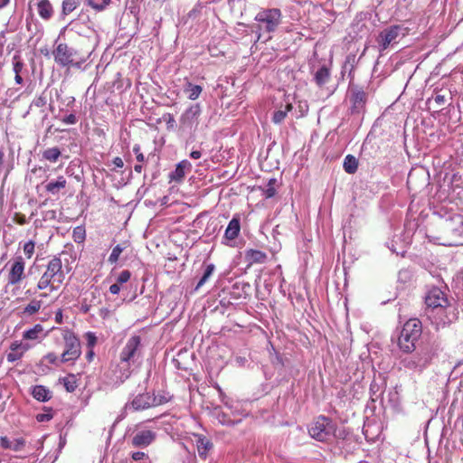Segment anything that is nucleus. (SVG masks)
<instances>
[{"label":"nucleus","instance_id":"obj_2","mask_svg":"<svg viewBox=\"0 0 463 463\" xmlns=\"http://www.w3.org/2000/svg\"><path fill=\"white\" fill-rule=\"evenodd\" d=\"M65 279L62 262L59 256H53L47 263L45 271L41 276L37 289L49 288L50 292L58 290Z\"/></svg>","mask_w":463,"mask_h":463},{"label":"nucleus","instance_id":"obj_4","mask_svg":"<svg viewBox=\"0 0 463 463\" xmlns=\"http://www.w3.org/2000/svg\"><path fill=\"white\" fill-rule=\"evenodd\" d=\"M254 20L257 24L254 25L253 32L259 41L262 33L270 34L277 31L282 22V13L279 8H262L255 15Z\"/></svg>","mask_w":463,"mask_h":463},{"label":"nucleus","instance_id":"obj_35","mask_svg":"<svg viewBox=\"0 0 463 463\" xmlns=\"http://www.w3.org/2000/svg\"><path fill=\"white\" fill-rule=\"evenodd\" d=\"M153 406H159L167 403L172 400V395L165 391L159 392L157 394H151Z\"/></svg>","mask_w":463,"mask_h":463},{"label":"nucleus","instance_id":"obj_18","mask_svg":"<svg viewBox=\"0 0 463 463\" xmlns=\"http://www.w3.org/2000/svg\"><path fill=\"white\" fill-rule=\"evenodd\" d=\"M26 445V441L24 438H17L10 439L7 436L0 437V447L4 449H11L18 452L22 451Z\"/></svg>","mask_w":463,"mask_h":463},{"label":"nucleus","instance_id":"obj_40","mask_svg":"<svg viewBox=\"0 0 463 463\" xmlns=\"http://www.w3.org/2000/svg\"><path fill=\"white\" fill-rule=\"evenodd\" d=\"M61 150L59 147L54 146L48 148L43 152V157L52 163H55L61 156Z\"/></svg>","mask_w":463,"mask_h":463},{"label":"nucleus","instance_id":"obj_62","mask_svg":"<svg viewBox=\"0 0 463 463\" xmlns=\"http://www.w3.org/2000/svg\"><path fill=\"white\" fill-rule=\"evenodd\" d=\"M109 313V310L108 308H102V309H100L99 315H100V317L105 318Z\"/></svg>","mask_w":463,"mask_h":463},{"label":"nucleus","instance_id":"obj_22","mask_svg":"<svg viewBox=\"0 0 463 463\" xmlns=\"http://www.w3.org/2000/svg\"><path fill=\"white\" fill-rule=\"evenodd\" d=\"M99 292L97 290L87 292L85 297L82 298L80 303V310L83 314H88L91 308V307L96 306L99 301L97 300Z\"/></svg>","mask_w":463,"mask_h":463},{"label":"nucleus","instance_id":"obj_17","mask_svg":"<svg viewBox=\"0 0 463 463\" xmlns=\"http://www.w3.org/2000/svg\"><path fill=\"white\" fill-rule=\"evenodd\" d=\"M153 406L152 396L150 393H139L137 394L131 402H128L125 405V409L131 408L134 411H141Z\"/></svg>","mask_w":463,"mask_h":463},{"label":"nucleus","instance_id":"obj_24","mask_svg":"<svg viewBox=\"0 0 463 463\" xmlns=\"http://www.w3.org/2000/svg\"><path fill=\"white\" fill-rule=\"evenodd\" d=\"M67 181L63 175L58 176L56 180L50 181L44 185L45 191L52 195H56L61 189L66 187Z\"/></svg>","mask_w":463,"mask_h":463},{"label":"nucleus","instance_id":"obj_34","mask_svg":"<svg viewBox=\"0 0 463 463\" xmlns=\"http://www.w3.org/2000/svg\"><path fill=\"white\" fill-rule=\"evenodd\" d=\"M343 167L347 174H354L358 168V161L353 155L345 157Z\"/></svg>","mask_w":463,"mask_h":463},{"label":"nucleus","instance_id":"obj_13","mask_svg":"<svg viewBox=\"0 0 463 463\" xmlns=\"http://www.w3.org/2000/svg\"><path fill=\"white\" fill-rule=\"evenodd\" d=\"M202 113V109L199 103L193 104L187 108L180 117L181 128L192 130L198 125V118Z\"/></svg>","mask_w":463,"mask_h":463},{"label":"nucleus","instance_id":"obj_26","mask_svg":"<svg viewBox=\"0 0 463 463\" xmlns=\"http://www.w3.org/2000/svg\"><path fill=\"white\" fill-rule=\"evenodd\" d=\"M31 394L39 402H48L52 398V392L43 385H35L33 387Z\"/></svg>","mask_w":463,"mask_h":463},{"label":"nucleus","instance_id":"obj_55","mask_svg":"<svg viewBox=\"0 0 463 463\" xmlns=\"http://www.w3.org/2000/svg\"><path fill=\"white\" fill-rule=\"evenodd\" d=\"M434 102L438 105V107H441L445 104L446 99L444 95L437 94L434 98Z\"/></svg>","mask_w":463,"mask_h":463},{"label":"nucleus","instance_id":"obj_6","mask_svg":"<svg viewBox=\"0 0 463 463\" xmlns=\"http://www.w3.org/2000/svg\"><path fill=\"white\" fill-rule=\"evenodd\" d=\"M59 331L64 341V350L61 355V362L74 364L81 354L80 341L75 333L67 327L59 328Z\"/></svg>","mask_w":463,"mask_h":463},{"label":"nucleus","instance_id":"obj_59","mask_svg":"<svg viewBox=\"0 0 463 463\" xmlns=\"http://www.w3.org/2000/svg\"><path fill=\"white\" fill-rule=\"evenodd\" d=\"M87 335H88L89 345H93L96 343V336L94 335L93 333H90V332H89L87 334Z\"/></svg>","mask_w":463,"mask_h":463},{"label":"nucleus","instance_id":"obj_36","mask_svg":"<svg viewBox=\"0 0 463 463\" xmlns=\"http://www.w3.org/2000/svg\"><path fill=\"white\" fill-rule=\"evenodd\" d=\"M61 364H62L61 362V358H59L57 356V354L55 353H48L47 354H45L44 356H43V358L41 359L40 361V365L41 366H45V367H49L50 364L52 365H55V366H59Z\"/></svg>","mask_w":463,"mask_h":463},{"label":"nucleus","instance_id":"obj_39","mask_svg":"<svg viewBox=\"0 0 463 463\" xmlns=\"http://www.w3.org/2000/svg\"><path fill=\"white\" fill-rule=\"evenodd\" d=\"M80 5V0H63L61 5V15H68L73 12Z\"/></svg>","mask_w":463,"mask_h":463},{"label":"nucleus","instance_id":"obj_32","mask_svg":"<svg viewBox=\"0 0 463 463\" xmlns=\"http://www.w3.org/2000/svg\"><path fill=\"white\" fill-rule=\"evenodd\" d=\"M352 432L347 428H338L335 424V430L333 436V439H335L337 442V444H340L344 441H350L352 439Z\"/></svg>","mask_w":463,"mask_h":463},{"label":"nucleus","instance_id":"obj_54","mask_svg":"<svg viewBox=\"0 0 463 463\" xmlns=\"http://www.w3.org/2000/svg\"><path fill=\"white\" fill-rule=\"evenodd\" d=\"M214 388L217 390L218 393H219V397L221 399V402L222 403H224L225 405H228V402H227V396L226 394L224 393V392L222 391V389L220 387V385L218 383H216L214 385Z\"/></svg>","mask_w":463,"mask_h":463},{"label":"nucleus","instance_id":"obj_27","mask_svg":"<svg viewBox=\"0 0 463 463\" xmlns=\"http://www.w3.org/2000/svg\"><path fill=\"white\" fill-rule=\"evenodd\" d=\"M245 259L250 264L264 263L268 256L261 250L250 249L245 251Z\"/></svg>","mask_w":463,"mask_h":463},{"label":"nucleus","instance_id":"obj_46","mask_svg":"<svg viewBox=\"0 0 463 463\" xmlns=\"http://www.w3.org/2000/svg\"><path fill=\"white\" fill-rule=\"evenodd\" d=\"M52 411V410L51 408H47L45 410V412L37 414L36 415L37 421L44 422V421H49L50 420H52L53 417Z\"/></svg>","mask_w":463,"mask_h":463},{"label":"nucleus","instance_id":"obj_3","mask_svg":"<svg viewBox=\"0 0 463 463\" xmlns=\"http://www.w3.org/2000/svg\"><path fill=\"white\" fill-rule=\"evenodd\" d=\"M54 61L61 67L80 69L87 61L89 55L80 50L69 46L65 43L55 42V48L52 51Z\"/></svg>","mask_w":463,"mask_h":463},{"label":"nucleus","instance_id":"obj_29","mask_svg":"<svg viewBox=\"0 0 463 463\" xmlns=\"http://www.w3.org/2000/svg\"><path fill=\"white\" fill-rule=\"evenodd\" d=\"M37 11L44 20H49L53 14V8L49 0H41L37 5Z\"/></svg>","mask_w":463,"mask_h":463},{"label":"nucleus","instance_id":"obj_57","mask_svg":"<svg viewBox=\"0 0 463 463\" xmlns=\"http://www.w3.org/2000/svg\"><path fill=\"white\" fill-rule=\"evenodd\" d=\"M112 163L116 167H118V168H122L124 166V162H123L122 158H120L119 156L115 157L113 159Z\"/></svg>","mask_w":463,"mask_h":463},{"label":"nucleus","instance_id":"obj_61","mask_svg":"<svg viewBox=\"0 0 463 463\" xmlns=\"http://www.w3.org/2000/svg\"><path fill=\"white\" fill-rule=\"evenodd\" d=\"M414 177H415V173L411 171L408 175V179H407V184L409 187L412 184Z\"/></svg>","mask_w":463,"mask_h":463},{"label":"nucleus","instance_id":"obj_33","mask_svg":"<svg viewBox=\"0 0 463 463\" xmlns=\"http://www.w3.org/2000/svg\"><path fill=\"white\" fill-rule=\"evenodd\" d=\"M277 184L278 180L276 178H270L265 187H260L262 191V195L267 199L274 197L277 194Z\"/></svg>","mask_w":463,"mask_h":463},{"label":"nucleus","instance_id":"obj_14","mask_svg":"<svg viewBox=\"0 0 463 463\" xmlns=\"http://www.w3.org/2000/svg\"><path fill=\"white\" fill-rule=\"evenodd\" d=\"M425 303L430 308V310H433L439 307H444L447 306V303H449L446 294L439 288H432L430 289L425 297Z\"/></svg>","mask_w":463,"mask_h":463},{"label":"nucleus","instance_id":"obj_49","mask_svg":"<svg viewBox=\"0 0 463 463\" xmlns=\"http://www.w3.org/2000/svg\"><path fill=\"white\" fill-rule=\"evenodd\" d=\"M131 272L128 269H125L119 273V275L117 278V282L121 284H124L128 282L130 279Z\"/></svg>","mask_w":463,"mask_h":463},{"label":"nucleus","instance_id":"obj_47","mask_svg":"<svg viewBox=\"0 0 463 463\" xmlns=\"http://www.w3.org/2000/svg\"><path fill=\"white\" fill-rule=\"evenodd\" d=\"M26 351H11L6 354V359L9 363H14L20 360Z\"/></svg>","mask_w":463,"mask_h":463},{"label":"nucleus","instance_id":"obj_50","mask_svg":"<svg viewBox=\"0 0 463 463\" xmlns=\"http://www.w3.org/2000/svg\"><path fill=\"white\" fill-rule=\"evenodd\" d=\"M29 349L28 345H24L21 342L14 341L10 345L11 351H27Z\"/></svg>","mask_w":463,"mask_h":463},{"label":"nucleus","instance_id":"obj_45","mask_svg":"<svg viewBox=\"0 0 463 463\" xmlns=\"http://www.w3.org/2000/svg\"><path fill=\"white\" fill-rule=\"evenodd\" d=\"M13 70L14 74H21L22 70L24 68V62L22 61L19 55H14L13 58Z\"/></svg>","mask_w":463,"mask_h":463},{"label":"nucleus","instance_id":"obj_43","mask_svg":"<svg viewBox=\"0 0 463 463\" xmlns=\"http://www.w3.org/2000/svg\"><path fill=\"white\" fill-rule=\"evenodd\" d=\"M86 2L95 11L100 12L111 3V0H86Z\"/></svg>","mask_w":463,"mask_h":463},{"label":"nucleus","instance_id":"obj_12","mask_svg":"<svg viewBox=\"0 0 463 463\" xmlns=\"http://www.w3.org/2000/svg\"><path fill=\"white\" fill-rule=\"evenodd\" d=\"M442 229L446 235L463 238V215L455 213L442 222Z\"/></svg>","mask_w":463,"mask_h":463},{"label":"nucleus","instance_id":"obj_42","mask_svg":"<svg viewBox=\"0 0 463 463\" xmlns=\"http://www.w3.org/2000/svg\"><path fill=\"white\" fill-rule=\"evenodd\" d=\"M42 307L40 300L33 299L23 310L24 315H34L37 313Z\"/></svg>","mask_w":463,"mask_h":463},{"label":"nucleus","instance_id":"obj_56","mask_svg":"<svg viewBox=\"0 0 463 463\" xmlns=\"http://www.w3.org/2000/svg\"><path fill=\"white\" fill-rule=\"evenodd\" d=\"M120 291V284L116 282L109 287V292L113 295L118 294Z\"/></svg>","mask_w":463,"mask_h":463},{"label":"nucleus","instance_id":"obj_10","mask_svg":"<svg viewBox=\"0 0 463 463\" xmlns=\"http://www.w3.org/2000/svg\"><path fill=\"white\" fill-rule=\"evenodd\" d=\"M348 98L351 103L349 108L352 115H361L365 112L368 94L363 87L350 83L348 87Z\"/></svg>","mask_w":463,"mask_h":463},{"label":"nucleus","instance_id":"obj_51","mask_svg":"<svg viewBox=\"0 0 463 463\" xmlns=\"http://www.w3.org/2000/svg\"><path fill=\"white\" fill-rule=\"evenodd\" d=\"M133 152L136 154L137 160L140 163L145 161V156L143 153L140 151V146L135 145L133 147Z\"/></svg>","mask_w":463,"mask_h":463},{"label":"nucleus","instance_id":"obj_21","mask_svg":"<svg viewBox=\"0 0 463 463\" xmlns=\"http://www.w3.org/2000/svg\"><path fill=\"white\" fill-rule=\"evenodd\" d=\"M184 80L183 90L187 98L191 100L197 99L203 91L202 86L192 83L188 78H184Z\"/></svg>","mask_w":463,"mask_h":463},{"label":"nucleus","instance_id":"obj_64","mask_svg":"<svg viewBox=\"0 0 463 463\" xmlns=\"http://www.w3.org/2000/svg\"><path fill=\"white\" fill-rule=\"evenodd\" d=\"M134 169H135V171H136L137 173H141V172H142V169H143V166H142V165H136L134 166Z\"/></svg>","mask_w":463,"mask_h":463},{"label":"nucleus","instance_id":"obj_37","mask_svg":"<svg viewBox=\"0 0 463 463\" xmlns=\"http://www.w3.org/2000/svg\"><path fill=\"white\" fill-rule=\"evenodd\" d=\"M60 381L63 383V386L68 392H73L78 387L77 378L73 373H70L66 377L61 378Z\"/></svg>","mask_w":463,"mask_h":463},{"label":"nucleus","instance_id":"obj_1","mask_svg":"<svg viewBox=\"0 0 463 463\" xmlns=\"http://www.w3.org/2000/svg\"><path fill=\"white\" fill-rule=\"evenodd\" d=\"M143 345L140 335L130 336L119 354V364L113 372L112 382L115 385L122 384L131 374L130 366L141 361L143 356Z\"/></svg>","mask_w":463,"mask_h":463},{"label":"nucleus","instance_id":"obj_7","mask_svg":"<svg viewBox=\"0 0 463 463\" xmlns=\"http://www.w3.org/2000/svg\"><path fill=\"white\" fill-rule=\"evenodd\" d=\"M335 430V422L329 417L318 416L308 429L309 435L320 442L332 440Z\"/></svg>","mask_w":463,"mask_h":463},{"label":"nucleus","instance_id":"obj_19","mask_svg":"<svg viewBox=\"0 0 463 463\" xmlns=\"http://www.w3.org/2000/svg\"><path fill=\"white\" fill-rule=\"evenodd\" d=\"M241 231V220L239 216H233V218L230 221L225 232L223 239L230 241L235 240Z\"/></svg>","mask_w":463,"mask_h":463},{"label":"nucleus","instance_id":"obj_44","mask_svg":"<svg viewBox=\"0 0 463 463\" xmlns=\"http://www.w3.org/2000/svg\"><path fill=\"white\" fill-rule=\"evenodd\" d=\"M72 238L76 243H82L86 239V231L83 226H77L73 229Z\"/></svg>","mask_w":463,"mask_h":463},{"label":"nucleus","instance_id":"obj_48","mask_svg":"<svg viewBox=\"0 0 463 463\" xmlns=\"http://www.w3.org/2000/svg\"><path fill=\"white\" fill-rule=\"evenodd\" d=\"M34 247H35V244H34V242L33 241H27L24 245V252L25 256L28 259H31L32 256L33 255V253H34Z\"/></svg>","mask_w":463,"mask_h":463},{"label":"nucleus","instance_id":"obj_52","mask_svg":"<svg viewBox=\"0 0 463 463\" xmlns=\"http://www.w3.org/2000/svg\"><path fill=\"white\" fill-rule=\"evenodd\" d=\"M131 458L135 461H141L147 458V455L142 451H136L131 454Z\"/></svg>","mask_w":463,"mask_h":463},{"label":"nucleus","instance_id":"obj_5","mask_svg":"<svg viewBox=\"0 0 463 463\" xmlns=\"http://www.w3.org/2000/svg\"><path fill=\"white\" fill-rule=\"evenodd\" d=\"M422 334V323L418 318L408 319L402 327L398 346L403 353H412Z\"/></svg>","mask_w":463,"mask_h":463},{"label":"nucleus","instance_id":"obj_58","mask_svg":"<svg viewBox=\"0 0 463 463\" xmlns=\"http://www.w3.org/2000/svg\"><path fill=\"white\" fill-rule=\"evenodd\" d=\"M55 322L58 323V324H61L62 323V319H63V315H62V310L61 309H58V311L55 313Z\"/></svg>","mask_w":463,"mask_h":463},{"label":"nucleus","instance_id":"obj_38","mask_svg":"<svg viewBox=\"0 0 463 463\" xmlns=\"http://www.w3.org/2000/svg\"><path fill=\"white\" fill-rule=\"evenodd\" d=\"M128 246V241H124L121 244L116 245L112 249V251L108 259V261L111 264L116 263L118 260L120 254L123 252L124 250L127 249Z\"/></svg>","mask_w":463,"mask_h":463},{"label":"nucleus","instance_id":"obj_20","mask_svg":"<svg viewBox=\"0 0 463 463\" xmlns=\"http://www.w3.org/2000/svg\"><path fill=\"white\" fill-rule=\"evenodd\" d=\"M192 165L188 160H183L176 165L175 171L171 172L169 177L175 182H181L186 171H190Z\"/></svg>","mask_w":463,"mask_h":463},{"label":"nucleus","instance_id":"obj_53","mask_svg":"<svg viewBox=\"0 0 463 463\" xmlns=\"http://www.w3.org/2000/svg\"><path fill=\"white\" fill-rule=\"evenodd\" d=\"M61 120L65 124L73 125V124L77 123V117L75 116V114L71 113L66 117H64Z\"/></svg>","mask_w":463,"mask_h":463},{"label":"nucleus","instance_id":"obj_11","mask_svg":"<svg viewBox=\"0 0 463 463\" xmlns=\"http://www.w3.org/2000/svg\"><path fill=\"white\" fill-rule=\"evenodd\" d=\"M429 317L437 328L445 327L457 320L458 316L456 308L450 303H447L444 307L435 308L429 311Z\"/></svg>","mask_w":463,"mask_h":463},{"label":"nucleus","instance_id":"obj_60","mask_svg":"<svg viewBox=\"0 0 463 463\" xmlns=\"http://www.w3.org/2000/svg\"><path fill=\"white\" fill-rule=\"evenodd\" d=\"M202 156V153L199 150H194L190 153V157L193 159H199Z\"/></svg>","mask_w":463,"mask_h":463},{"label":"nucleus","instance_id":"obj_16","mask_svg":"<svg viewBox=\"0 0 463 463\" xmlns=\"http://www.w3.org/2000/svg\"><path fill=\"white\" fill-rule=\"evenodd\" d=\"M25 262L23 257L18 256L14 260L11 269L8 274V283L11 285L18 284L24 274Z\"/></svg>","mask_w":463,"mask_h":463},{"label":"nucleus","instance_id":"obj_9","mask_svg":"<svg viewBox=\"0 0 463 463\" xmlns=\"http://www.w3.org/2000/svg\"><path fill=\"white\" fill-rule=\"evenodd\" d=\"M407 33L408 29L401 24H393L384 28L376 39L380 52H383L391 45L397 43L398 38L404 37Z\"/></svg>","mask_w":463,"mask_h":463},{"label":"nucleus","instance_id":"obj_23","mask_svg":"<svg viewBox=\"0 0 463 463\" xmlns=\"http://www.w3.org/2000/svg\"><path fill=\"white\" fill-rule=\"evenodd\" d=\"M293 109L292 103L289 100L285 99V103L281 104L273 113L272 121L275 124H280L284 121L288 112Z\"/></svg>","mask_w":463,"mask_h":463},{"label":"nucleus","instance_id":"obj_30","mask_svg":"<svg viewBox=\"0 0 463 463\" xmlns=\"http://www.w3.org/2000/svg\"><path fill=\"white\" fill-rule=\"evenodd\" d=\"M198 455L202 458H206L209 450L213 448V443L205 437L200 436L196 440Z\"/></svg>","mask_w":463,"mask_h":463},{"label":"nucleus","instance_id":"obj_25","mask_svg":"<svg viewBox=\"0 0 463 463\" xmlns=\"http://www.w3.org/2000/svg\"><path fill=\"white\" fill-rule=\"evenodd\" d=\"M202 268H203V275L195 286V288H194L195 290H198L206 282H208L210 278L213 276V274L215 271V265L213 263H207L206 261H203Z\"/></svg>","mask_w":463,"mask_h":463},{"label":"nucleus","instance_id":"obj_8","mask_svg":"<svg viewBox=\"0 0 463 463\" xmlns=\"http://www.w3.org/2000/svg\"><path fill=\"white\" fill-rule=\"evenodd\" d=\"M433 355L431 349L423 348L416 354L403 358L402 364L405 369L420 373L431 364Z\"/></svg>","mask_w":463,"mask_h":463},{"label":"nucleus","instance_id":"obj_15","mask_svg":"<svg viewBox=\"0 0 463 463\" xmlns=\"http://www.w3.org/2000/svg\"><path fill=\"white\" fill-rule=\"evenodd\" d=\"M156 438V433L151 430H140L133 433L130 444L132 447L144 449L152 444Z\"/></svg>","mask_w":463,"mask_h":463},{"label":"nucleus","instance_id":"obj_41","mask_svg":"<svg viewBox=\"0 0 463 463\" xmlns=\"http://www.w3.org/2000/svg\"><path fill=\"white\" fill-rule=\"evenodd\" d=\"M42 332L43 326L40 324H37L33 328L24 331L23 337L26 340H35L38 338L39 334Z\"/></svg>","mask_w":463,"mask_h":463},{"label":"nucleus","instance_id":"obj_28","mask_svg":"<svg viewBox=\"0 0 463 463\" xmlns=\"http://www.w3.org/2000/svg\"><path fill=\"white\" fill-rule=\"evenodd\" d=\"M50 99V102H49V108H50V110L52 111L53 110V105H52V92L48 90V89H45L40 96H38L37 98H35L32 103H31V106L30 107H33V106H35L37 108H42V107H44L47 103H48V100Z\"/></svg>","mask_w":463,"mask_h":463},{"label":"nucleus","instance_id":"obj_63","mask_svg":"<svg viewBox=\"0 0 463 463\" xmlns=\"http://www.w3.org/2000/svg\"><path fill=\"white\" fill-rule=\"evenodd\" d=\"M14 80H15V82H16L17 84H22V83H23V81H24V80H23V78H22L21 74H18V73H17V74H15Z\"/></svg>","mask_w":463,"mask_h":463},{"label":"nucleus","instance_id":"obj_31","mask_svg":"<svg viewBox=\"0 0 463 463\" xmlns=\"http://www.w3.org/2000/svg\"><path fill=\"white\" fill-rule=\"evenodd\" d=\"M330 79V71L329 69L323 65L322 67H320L317 72L315 73V76H314V80L315 82L319 86V87H322L323 85H325L326 83L328 82Z\"/></svg>","mask_w":463,"mask_h":463}]
</instances>
